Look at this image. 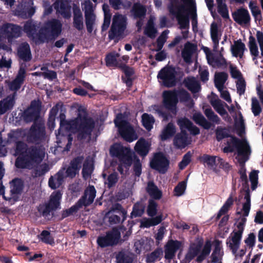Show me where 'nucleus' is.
I'll return each instance as SVG.
<instances>
[{"mask_svg":"<svg viewBox=\"0 0 263 263\" xmlns=\"http://www.w3.org/2000/svg\"><path fill=\"white\" fill-rule=\"evenodd\" d=\"M146 191L153 200H159L162 197V192L158 189L153 181H149L147 183Z\"/></svg>","mask_w":263,"mask_h":263,"instance_id":"c9c22d12","label":"nucleus"},{"mask_svg":"<svg viewBox=\"0 0 263 263\" xmlns=\"http://www.w3.org/2000/svg\"><path fill=\"white\" fill-rule=\"evenodd\" d=\"M163 105L164 107L170 110L174 115L177 111V105L178 103L177 90H165L162 93Z\"/></svg>","mask_w":263,"mask_h":263,"instance_id":"4468645a","label":"nucleus"},{"mask_svg":"<svg viewBox=\"0 0 263 263\" xmlns=\"http://www.w3.org/2000/svg\"><path fill=\"white\" fill-rule=\"evenodd\" d=\"M228 78V74L225 72H216L215 74L214 83L218 90L223 89L224 84Z\"/></svg>","mask_w":263,"mask_h":263,"instance_id":"58836bf2","label":"nucleus"},{"mask_svg":"<svg viewBox=\"0 0 263 263\" xmlns=\"http://www.w3.org/2000/svg\"><path fill=\"white\" fill-rule=\"evenodd\" d=\"M248 46L250 49V54L252 56L253 61L256 60L258 58H260L259 55V51L258 46L256 42L255 37L250 35L249 37Z\"/></svg>","mask_w":263,"mask_h":263,"instance_id":"79ce46f5","label":"nucleus"},{"mask_svg":"<svg viewBox=\"0 0 263 263\" xmlns=\"http://www.w3.org/2000/svg\"><path fill=\"white\" fill-rule=\"evenodd\" d=\"M136 255L133 253L122 250L116 255L117 263H134Z\"/></svg>","mask_w":263,"mask_h":263,"instance_id":"c756f323","label":"nucleus"},{"mask_svg":"<svg viewBox=\"0 0 263 263\" xmlns=\"http://www.w3.org/2000/svg\"><path fill=\"white\" fill-rule=\"evenodd\" d=\"M146 203L144 199H141L136 202L133 206V210L130 215V218L133 219L141 217L144 213Z\"/></svg>","mask_w":263,"mask_h":263,"instance_id":"2f4dec72","label":"nucleus"},{"mask_svg":"<svg viewBox=\"0 0 263 263\" xmlns=\"http://www.w3.org/2000/svg\"><path fill=\"white\" fill-rule=\"evenodd\" d=\"M53 7L57 12L60 13L63 18L69 19L71 17V6L68 0H56Z\"/></svg>","mask_w":263,"mask_h":263,"instance_id":"412c9836","label":"nucleus"},{"mask_svg":"<svg viewBox=\"0 0 263 263\" xmlns=\"http://www.w3.org/2000/svg\"><path fill=\"white\" fill-rule=\"evenodd\" d=\"M40 117V115L29 108L26 109L23 112V118L24 120L27 122H31L32 121H39L37 120Z\"/></svg>","mask_w":263,"mask_h":263,"instance_id":"3c124183","label":"nucleus"},{"mask_svg":"<svg viewBox=\"0 0 263 263\" xmlns=\"http://www.w3.org/2000/svg\"><path fill=\"white\" fill-rule=\"evenodd\" d=\"M193 119L196 124L205 129H209L212 126L211 122L208 121L200 112L195 113L193 115Z\"/></svg>","mask_w":263,"mask_h":263,"instance_id":"a19ab883","label":"nucleus"},{"mask_svg":"<svg viewBox=\"0 0 263 263\" xmlns=\"http://www.w3.org/2000/svg\"><path fill=\"white\" fill-rule=\"evenodd\" d=\"M249 7L255 21H258L259 22L261 21L262 20L261 11L258 6L256 5V2L250 1L249 4Z\"/></svg>","mask_w":263,"mask_h":263,"instance_id":"09e8293b","label":"nucleus"},{"mask_svg":"<svg viewBox=\"0 0 263 263\" xmlns=\"http://www.w3.org/2000/svg\"><path fill=\"white\" fill-rule=\"evenodd\" d=\"M144 33L151 39H154L156 36L157 30L155 27V24L152 19H149L145 28Z\"/></svg>","mask_w":263,"mask_h":263,"instance_id":"8fccbe9b","label":"nucleus"},{"mask_svg":"<svg viewBox=\"0 0 263 263\" xmlns=\"http://www.w3.org/2000/svg\"><path fill=\"white\" fill-rule=\"evenodd\" d=\"M258 170H252L249 174V180L251 182V187L254 191L257 187L258 183Z\"/></svg>","mask_w":263,"mask_h":263,"instance_id":"0e129e2a","label":"nucleus"},{"mask_svg":"<svg viewBox=\"0 0 263 263\" xmlns=\"http://www.w3.org/2000/svg\"><path fill=\"white\" fill-rule=\"evenodd\" d=\"M204 115L209 120L215 123L216 124H219L221 122L220 118L215 114L211 108H206L204 111Z\"/></svg>","mask_w":263,"mask_h":263,"instance_id":"e2e57ef3","label":"nucleus"},{"mask_svg":"<svg viewBox=\"0 0 263 263\" xmlns=\"http://www.w3.org/2000/svg\"><path fill=\"white\" fill-rule=\"evenodd\" d=\"M16 92H13L0 101V115L11 111L15 104Z\"/></svg>","mask_w":263,"mask_h":263,"instance_id":"b1692460","label":"nucleus"},{"mask_svg":"<svg viewBox=\"0 0 263 263\" xmlns=\"http://www.w3.org/2000/svg\"><path fill=\"white\" fill-rule=\"evenodd\" d=\"M121 237L120 231L115 228L107 231L105 236H99L97 238V243L101 248L113 246L117 245Z\"/></svg>","mask_w":263,"mask_h":263,"instance_id":"f8f14e48","label":"nucleus"},{"mask_svg":"<svg viewBox=\"0 0 263 263\" xmlns=\"http://www.w3.org/2000/svg\"><path fill=\"white\" fill-rule=\"evenodd\" d=\"M141 121L144 127L148 131H150L153 128L155 120L153 115L144 113L141 117Z\"/></svg>","mask_w":263,"mask_h":263,"instance_id":"a18cd8bd","label":"nucleus"},{"mask_svg":"<svg viewBox=\"0 0 263 263\" xmlns=\"http://www.w3.org/2000/svg\"><path fill=\"white\" fill-rule=\"evenodd\" d=\"M234 146L237 150L238 156L241 157L237 158L239 166H246V162L248 160V153H250V148L246 141L238 138H234Z\"/></svg>","mask_w":263,"mask_h":263,"instance_id":"ddd939ff","label":"nucleus"},{"mask_svg":"<svg viewBox=\"0 0 263 263\" xmlns=\"http://www.w3.org/2000/svg\"><path fill=\"white\" fill-rule=\"evenodd\" d=\"M10 196L14 201L18 200V195H21L24 186V182L18 178H15L9 182Z\"/></svg>","mask_w":263,"mask_h":263,"instance_id":"4be33fe9","label":"nucleus"},{"mask_svg":"<svg viewBox=\"0 0 263 263\" xmlns=\"http://www.w3.org/2000/svg\"><path fill=\"white\" fill-rule=\"evenodd\" d=\"M110 152L112 156L117 157L125 168L129 169L134 161V155L130 149L120 144H115L111 146Z\"/></svg>","mask_w":263,"mask_h":263,"instance_id":"39448f33","label":"nucleus"},{"mask_svg":"<svg viewBox=\"0 0 263 263\" xmlns=\"http://www.w3.org/2000/svg\"><path fill=\"white\" fill-rule=\"evenodd\" d=\"M195 49L196 46L190 42H187L185 44L184 48L181 52V55L184 62L186 63H190L191 62L192 55Z\"/></svg>","mask_w":263,"mask_h":263,"instance_id":"e433bc0d","label":"nucleus"},{"mask_svg":"<svg viewBox=\"0 0 263 263\" xmlns=\"http://www.w3.org/2000/svg\"><path fill=\"white\" fill-rule=\"evenodd\" d=\"M170 12L175 15L180 26V29H189L190 27V17L187 12V7L182 3L181 5L169 7Z\"/></svg>","mask_w":263,"mask_h":263,"instance_id":"0eeeda50","label":"nucleus"},{"mask_svg":"<svg viewBox=\"0 0 263 263\" xmlns=\"http://www.w3.org/2000/svg\"><path fill=\"white\" fill-rule=\"evenodd\" d=\"M121 127L118 128V132L120 136L126 141L132 142L138 139L134 127L129 122H124Z\"/></svg>","mask_w":263,"mask_h":263,"instance_id":"f3484780","label":"nucleus"},{"mask_svg":"<svg viewBox=\"0 0 263 263\" xmlns=\"http://www.w3.org/2000/svg\"><path fill=\"white\" fill-rule=\"evenodd\" d=\"M188 135L186 130H181L176 135L174 139V144L178 148H183L188 145Z\"/></svg>","mask_w":263,"mask_h":263,"instance_id":"473e14b6","label":"nucleus"},{"mask_svg":"<svg viewBox=\"0 0 263 263\" xmlns=\"http://www.w3.org/2000/svg\"><path fill=\"white\" fill-rule=\"evenodd\" d=\"M158 203L153 199H149L148 201L146 213L148 216H155L158 212Z\"/></svg>","mask_w":263,"mask_h":263,"instance_id":"052dcab7","label":"nucleus"},{"mask_svg":"<svg viewBox=\"0 0 263 263\" xmlns=\"http://www.w3.org/2000/svg\"><path fill=\"white\" fill-rule=\"evenodd\" d=\"M247 50L245 44L242 42L240 39L234 41V45H231V51L233 56L242 58L244 52Z\"/></svg>","mask_w":263,"mask_h":263,"instance_id":"72a5a7b5","label":"nucleus"},{"mask_svg":"<svg viewBox=\"0 0 263 263\" xmlns=\"http://www.w3.org/2000/svg\"><path fill=\"white\" fill-rule=\"evenodd\" d=\"M126 17L120 14H116L114 15L110 29L108 32V37L110 39H114L120 36L124 33L126 28Z\"/></svg>","mask_w":263,"mask_h":263,"instance_id":"1a4fd4ad","label":"nucleus"},{"mask_svg":"<svg viewBox=\"0 0 263 263\" xmlns=\"http://www.w3.org/2000/svg\"><path fill=\"white\" fill-rule=\"evenodd\" d=\"M46 135L45 127L42 121H35L31 126L27 135V140L30 143L41 141Z\"/></svg>","mask_w":263,"mask_h":263,"instance_id":"9b49d317","label":"nucleus"},{"mask_svg":"<svg viewBox=\"0 0 263 263\" xmlns=\"http://www.w3.org/2000/svg\"><path fill=\"white\" fill-rule=\"evenodd\" d=\"M185 86L192 93L198 92L201 88L199 83L194 78L188 79L187 81H185Z\"/></svg>","mask_w":263,"mask_h":263,"instance_id":"5fc2aeb1","label":"nucleus"},{"mask_svg":"<svg viewBox=\"0 0 263 263\" xmlns=\"http://www.w3.org/2000/svg\"><path fill=\"white\" fill-rule=\"evenodd\" d=\"M63 25L57 18L47 21L40 29L39 39L44 43L54 41L62 33Z\"/></svg>","mask_w":263,"mask_h":263,"instance_id":"7ed1b4c3","label":"nucleus"},{"mask_svg":"<svg viewBox=\"0 0 263 263\" xmlns=\"http://www.w3.org/2000/svg\"><path fill=\"white\" fill-rule=\"evenodd\" d=\"M17 56L19 63L24 62L26 63L30 62L32 58L31 49L29 44L26 42L22 43L17 48Z\"/></svg>","mask_w":263,"mask_h":263,"instance_id":"aec40b11","label":"nucleus"},{"mask_svg":"<svg viewBox=\"0 0 263 263\" xmlns=\"http://www.w3.org/2000/svg\"><path fill=\"white\" fill-rule=\"evenodd\" d=\"M85 17L87 31L88 33H91L93 29L96 16L93 13H86L85 14Z\"/></svg>","mask_w":263,"mask_h":263,"instance_id":"4d7b16f0","label":"nucleus"},{"mask_svg":"<svg viewBox=\"0 0 263 263\" xmlns=\"http://www.w3.org/2000/svg\"><path fill=\"white\" fill-rule=\"evenodd\" d=\"M119 175L116 172H114L110 174L107 177L105 181V184L107 185V188L111 189L114 187L119 180Z\"/></svg>","mask_w":263,"mask_h":263,"instance_id":"bf43d9fd","label":"nucleus"},{"mask_svg":"<svg viewBox=\"0 0 263 263\" xmlns=\"http://www.w3.org/2000/svg\"><path fill=\"white\" fill-rule=\"evenodd\" d=\"M44 157V152L41 146L32 145L28 147L23 156L16 159L15 165L18 168L32 169L35 164L41 163Z\"/></svg>","mask_w":263,"mask_h":263,"instance_id":"f257e3e1","label":"nucleus"},{"mask_svg":"<svg viewBox=\"0 0 263 263\" xmlns=\"http://www.w3.org/2000/svg\"><path fill=\"white\" fill-rule=\"evenodd\" d=\"M211 36L212 41L215 46L219 44L218 29L217 25L215 23L212 24L211 26Z\"/></svg>","mask_w":263,"mask_h":263,"instance_id":"338daca9","label":"nucleus"},{"mask_svg":"<svg viewBox=\"0 0 263 263\" xmlns=\"http://www.w3.org/2000/svg\"><path fill=\"white\" fill-rule=\"evenodd\" d=\"M111 213H116L121 215L122 217V222L126 219L127 211L120 203H116L112 205L109 211L107 213V215H110Z\"/></svg>","mask_w":263,"mask_h":263,"instance_id":"de8ad7c7","label":"nucleus"},{"mask_svg":"<svg viewBox=\"0 0 263 263\" xmlns=\"http://www.w3.org/2000/svg\"><path fill=\"white\" fill-rule=\"evenodd\" d=\"M151 144L143 138H140L134 147L135 152L141 157L144 158L151 149Z\"/></svg>","mask_w":263,"mask_h":263,"instance_id":"bb28decb","label":"nucleus"},{"mask_svg":"<svg viewBox=\"0 0 263 263\" xmlns=\"http://www.w3.org/2000/svg\"><path fill=\"white\" fill-rule=\"evenodd\" d=\"M38 237L40 240L46 244H49L51 246L54 245V238L48 231L43 230L41 234L38 235Z\"/></svg>","mask_w":263,"mask_h":263,"instance_id":"6e6d98bb","label":"nucleus"},{"mask_svg":"<svg viewBox=\"0 0 263 263\" xmlns=\"http://www.w3.org/2000/svg\"><path fill=\"white\" fill-rule=\"evenodd\" d=\"M212 242L209 239L205 241L201 251L192 244L184 257L185 263H190L200 252V254L196 258V261L201 262L210 254Z\"/></svg>","mask_w":263,"mask_h":263,"instance_id":"423d86ee","label":"nucleus"},{"mask_svg":"<svg viewBox=\"0 0 263 263\" xmlns=\"http://www.w3.org/2000/svg\"><path fill=\"white\" fill-rule=\"evenodd\" d=\"M70 125L77 131L78 139L84 140L91 136L95 123L92 118L88 117L86 113L83 115L79 113L78 117L71 121Z\"/></svg>","mask_w":263,"mask_h":263,"instance_id":"f03ea898","label":"nucleus"},{"mask_svg":"<svg viewBox=\"0 0 263 263\" xmlns=\"http://www.w3.org/2000/svg\"><path fill=\"white\" fill-rule=\"evenodd\" d=\"M251 110L255 117L259 116L262 111L261 107L256 97L251 98Z\"/></svg>","mask_w":263,"mask_h":263,"instance_id":"69168bd1","label":"nucleus"},{"mask_svg":"<svg viewBox=\"0 0 263 263\" xmlns=\"http://www.w3.org/2000/svg\"><path fill=\"white\" fill-rule=\"evenodd\" d=\"M28 146L24 142L20 141L15 144V152L16 155L23 156L28 148Z\"/></svg>","mask_w":263,"mask_h":263,"instance_id":"774afa93","label":"nucleus"},{"mask_svg":"<svg viewBox=\"0 0 263 263\" xmlns=\"http://www.w3.org/2000/svg\"><path fill=\"white\" fill-rule=\"evenodd\" d=\"M181 3L185 4L187 7L189 16L192 19V25L193 31L194 32L197 31V14L196 3L194 0H180Z\"/></svg>","mask_w":263,"mask_h":263,"instance_id":"6ab92c4d","label":"nucleus"},{"mask_svg":"<svg viewBox=\"0 0 263 263\" xmlns=\"http://www.w3.org/2000/svg\"><path fill=\"white\" fill-rule=\"evenodd\" d=\"M146 9L145 7L142 5L140 2L135 3L130 9V13L134 18H143L146 14Z\"/></svg>","mask_w":263,"mask_h":263,"instance_id":"7c9ffc66","label":"nucleus"},{"mask_svg":"<svg viewBox=\"0 0 263 263\" xmlns=\"http://www.w3.org/2000/svg\"><path fill=\"white\" fill-rule=\"evenodd\" d=\"M119 57V54L115 52H110L108 53L105 57V60L107 67H115L119 68L121 63L117 61V58Z\"/></svg>","mask_w":263,"mask_h":263,"instance_id":"c03bdc74","label":"nucleus"},{"mask_svg":"<svg viewBox=\"0 0 263 263\" xmlns=\"http://www.w3.org/2000/svg\"><path fill=\"white\" fill-rule=\"evenodd\" d=\"M211 105L213 106L215 110L221 116L226 115L228 120H231V118L228 114L226 110L223 107V105L221 103V101L220 99H216L214 101H212Z\"/></svg>","mask_w":263,"mask_h":263,"instance_id":"603ef678","label":"nucleus"},{"mask_svg":"<svg viewBox=\"0 0 263 263\" xmlns=\"http://www.w3.org/2000/svg\"><path fill=\"white\" fill-rule=\"evenodd\" d=\"M80 201H78L74 205L70 208L64 210L62 211L61 219H63L70 215L76 213L78 211L83 207Z\"/></svg>","mask_w":263,"mask_h":263,"instance_id":"49530a36","label":"nucleus"},{"mask_svg":"<svg viewBox=\"0 0 263 263\" xmlns=\"http://www.w3.org/2000/svg\"><path fill=\"white\" fill-rule=\"evenodd\" d=\"M176 74L177 71L175 67L172 66H166L159 71L157 78L161 80L165 87L170 88L177 84Z\"/></svg>","mask_w":263,"mask_h":263,"instance_id":"6e6552de","label":"nucleus"},{"mask_svg":"<svg viewBox=\"0 0 263 263\" xmlns=\"http://www.w3.org/2000/svg\"><path fill=\"white\" fill-rule=\"evenodd\" d=\"M169 164V160L162 152L155 153L153 159L150 162L151 167L161 174L166 172Z\"/></svg>","mask_w":263,"mask_h":263,"instance_id":"2eb2a0df","label":"nucleus"},{"mask_svg":"<svg viewBox=\"0 0 263 263\" xmlns=\"http://www.w3.org/2000/svg\"><path fill=\"white\" fill-rule=\"evenodd\" d=\"M176 132V127L172 122L168 123L162 131L160 135L161 139L162 141L172 137L175 134Z\"/></svg>","mask_w":263,"mask_h":263,"instance_id":"ea45409f","label":"nucleus"},{"mask_svg":"<svg viewBox=\"0 0 263 263\" xmlns=\"http://www.w3.org/2000/svg\"><path fill=\"white\" fill-rule=\"evenodd\" d=\"M39 27L36 23L32 20H29L26 21L23 26V31L26 33L27 36L34 42L35 44H43V41L40 40L39 38L40 30H38Z\"/></svg>","mask_w":263,"mask_h":263,"instance_id":"dca6fc26","label":"nucleus"},{"mask_svg":"<svg viewBox=\"0 0 263 263\" xmlns=\"http://www.w3.org/2000/svg\"><path fill=\"white\" fill-rule=\"evenodd\" d=\"M49 170V165L46 163H44L36 166L33 171V176L34 177H39L44 175Z\"/></svg>","mask_w":263,"mask_h":263,"instance_id":"13d9d810","label":"nucleus"},{"mask_svg":"<svg viewBox=\"0 0 263 263\" xmlns=\"http://www.w3.org/2000/svg\"><path fill=\"white\" fill-rule=\"evenodd\" d=\"M22 30V28L18 25L6 23L0 28V36L12 43L14 39L21 36Z\"/></svg>","mask_w":263,"mask_h":263,"instance_id":"9d476101","label":"nucleus"},{"mask_svg":"<svg viewBox=\"0 0 263 263\" xmlns=\"http://www.w3.org/2000/svg\"><path fill=\"white\" fill-rule=\"evenodd\" d=\"M59 110L64 111V106L61 102L57 103L50 110L48 123L49 125L50 126V123H51V128H54L55 126L54 122Z\"/></svg>","mask_w":263,"mask_h":263,"instance_id":"4c0bfd02","label":"nucleus"},{"mask_svg":"<svg viewBox=\"0 0 263 263\" xmlns=\"http://www.w3.org/2000/svg\"><path fill=\"white\" fill-rule=\"evenodd\" d=\"M243 231L238 229L237 231L233 230L231 234V238L229 237L227 240V244L231 250L233 254L237 253V250L240 247L241 240L242 237Z\"/></svg>","mask_w":263,"mask_h":263,"instance_id":"a211bd4d","label":"nucleus"},{"mask_svg":"<svg viewBox=\"0 0 263 263\" xmlns=\"http://www.w3.org/2000/svg\"><path fill=\"white\" fill-rule=\"evenodd\" d=\"M96 195V190L93 185H89L84 191V195L78 200L81 201L83 206L90 205L94 201Z\"/></svg>","mask_w":263,"mask_h":263,"instance_id":"cd10ccee","label":"nucleus"},{"mask_svg":"<svg viewBox=\"0 0 263 263\" xmlns=\"http://www.w3.org/2000/svg\"><path fill=\"white\" fill-rule=\"evenodd\" d=\"M62 193L60 191L52 192L49 200L44 204H40L37 207L38 212L44 217L50 215L52 212L61 209Z\"/></svg>","mask_w":263,"mask_h":263,"instance_id":"20e7f679","label":"nucleus"},{"mask_svg":"<svg viewBox=\"0 0 263 263\" xmlns=\"http://www.w3.org/2000/svg\"><path fill=\"white\" fill-rule=\"evenodd\" d=\"M228 128L225 127L218 126L215 130V135L217 140L219 142L222 139L230 138L232 144L234 145V138H237L234 135L230 134Z\"/></svg>","mask_w":263,"mask_h":263,"instance_id":"f704fd0d","label":"nucleus"},{"mask_svg":"<svg viewBox=\"0 0 263 263\" xmlns=\"http://www.w3.org/2000/svg\"><path fill=\"white\" fill-rule=\"evenodd\" d=\"M232 15L234 21L240 25L248 24L251 21L248 10L243 8L237 9L232 13Z\"/></svg>","mask_w":263,"mask_h":263,"instance_id":"5701e85b","label":"nucleus"},{"mask_svg":"<svg viewBox=\"0 0 263 263\" xmlns=\"http://www.w3.org/2000/svg\"><path fill=\"white\" fill-rule=\"evenodd\" d=\"M124 73L125 77H122V80L128 88L133 86L134 79L132 76L135 74L134 69L125 64L121 63L119 68Z\"/></svg>","mask_w":263,"mask_h":263,"instance_id":"a878e982","label":"nucleus"},{"mask_svg":"<svg viewBox=\"0 0 263 263\" xmlns=\"http://www.w3.org/2000/svg\"><path fill=\"white\" fill-rule=\"evenodd\" d=\"M73 26L79 31L84 28L83 17L80 8L77 6L73 7Z\"/></svg>","mask_w":263,"mask_h":263,"instance_id":"c85d7f7f","label":"nucleus"},{"mask_svg":"<svg viewBox=\"0 0 263 263\" xmlns=\"http://www.w3.org/2000/svg\"><path fill=\"white\" fill-rule=\"evenodd\" d=\"M233 203L234 200L232 196L231 195L218 211L215 217V220L218 221L222 215L227 214L231 206L233 204Z\"/></svg>","mask_w":263,"mask_h":263,"instance_id":"37998d69","label":"nucleus"},{"mask_svg":"<svg viewBox=\"0 0 263 263\" xmlns=\"http://www.w3.org/2000/svg\"><path fill=\"white\" fill-rule=\"evenodd\" d=\"M181 245V242L180 241L169 240L165 246V258L166 259H173Z\"/></svg>","mask_w":263,"mask_h":263,"instance_id":"393cba45","label":"nucleus"},{"mask_svg":"<svg viewBox=\"0 0 263 263\" xmlns=\"http://www.w3.org/2000/svg\"><path fill=\"white\" fill-rule=\"evenodd\" d=\"M217 156L203 154L198 157V160L203 164H206L209 167L215 165Z\"/></svg>","mask_w":263,"mask_h":263,"instance_id":"864d4df0","label":"nucleus"},{"mask_svg":"<svg viewBox=\"0 0 263 263\" xmlns=\"http://www.w3.org/2000/svg\"><path fill=\"white\" fill-rule=\"evenodd\" d=\"M163 254L162 249L158 248L150 254L147 255L146 261L147 263L154 262L157 259L160 257Z\"/></svg>","mask_w":263,"mask_h":263,"instance_id":"680f3d73","label":"nucleus"}]
</instances>
